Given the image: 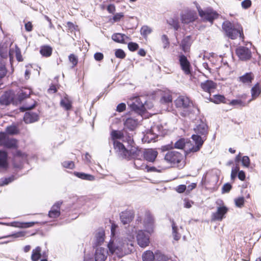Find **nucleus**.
Here are the masks:
<instances>
[{
  "label": "nucleus",
  "mask_w": 261,
  "mask_h": 261,
  "mask_svg": "<svg viewBox=\"0 0 261 261\" xmlns=\"http://www.w3.org/2000/svg\"><path fill=\"white\" fill-rule=\"evenodd\" d=\"M148 232L146 233L143 230H139L137 233V240L138 245L141 247H145L149 245V237Z\"/></svg>",
  "instance_id": "obj_11"
},
{
  "label": "nucleus",
  "mask_w": 261,
  "mask_h": 261,
  "mask_svg": "<svg viewBox=\"0 0 261 261\" xmlns=\"http://www.w3.org/2000/svg\"><path fill=\"white\" fill-rule=\"evenodd\" d=\"M125 38H127V36L121 33H115L112 36V40L118 43H124Z\"/></svg>",
  "instance_id": "obj_32"
},
{
  "label": "nucleus",
  "mask_w": 261,
  "mask_h": 261,
  "mask_svg": "<svg viewBox=\"0 0 261 261\" xmlns=\"http://www.w3.org/2000/svg\"><path fill=\"white\" fill-rule=\"evenodd\" d=\"M144 225L146 231L150 233L153 231V219L149 212H146L144 218Z\"/></svg>",
  "instance_id": "obj_14"
},
{
  "label": "nucleus",
  "mask_w": 261,
  "mask_h": 261,
  "mask_svg": "<svg viewBox=\"0 0 261 261\" xmlns=\"http://www.w3.org/2000/svg\"><path fill=\"white\" fill-rule=\"evenodd\" d=\"M7 69L6 67V63L2 56H0V73L7 75Z\"/></svg>",
  "instance_id": "obj_44"
},
{
  "label": "nucleus",
  "mask_w": 261,
  "mask_h": 261,
  "mask_svg": "<svg viewBox=\"0 0 261 261\" xmlns=\"http://www.w3.org/2000/svg\"><path fill=\"white\" fill-rule=\"evenodd\" d=\"M158 168H157L154 166L149 167L147 165V167H145V169H146L147 172H161L163 170H164L166 169L165 167L162 166H159Z\"/></svg>",
  "instance_id": "obj_42"
},
{
  "label": "nucleus",
  "mask_w": 261,
  "mask_h": 261,
  "mask_svg": "<svg viewBox=\"0 0 261 261\" xmlns=\"http://www.w3.org/2000/svg\"><path fill=\"white\" fill-rule=\"evenodd\" d=\"M225 98L222 95H214L213 97L210 98V100L215 103H220L221 102L226 103L224 100Z\"/></svg>",
  "instance_id": "obj_37"
},
{
  "label": "nucleus",
  "mask_w": 261,
  "mask_h": 261,
  "mask_svg": "<svg viewBox=\"0 0 261 261\" xmlns=\"http://www.w3.org/2000/svg\"><path fill=\"white\" fill-rule=\"evenodd\" d=\"M158 154V152L157 151L152 149H148L144 152V158L148 162H153L156 158Z\"/></svg>",
  "instance_id": "obj_21"
},
{
  "label": "nucleus",
  "mask_w": 261,
  "mask_h": 261,
  "mask_svg": "<svg viewBox=\"0 0 261 261\" xmlns=\"http://www.w3.org/2000/svg\"><path fill=\"white\" fill-rule=\"evenodd\" d=\"M194 145L192 144L191 142L186 141V140L184 138H181L177 141L174 144V147L177 149H183L185 147V153L187 155L190 152H187V150L189 147H192Z\"/></svg>",
  "instance_id": "obj_18"
},
{
  "label": "nucleus",
  "mask_w": 261,
  "mask_h": 261,
  "mask_svg": "<svg viewBox=\"0 0 261 261\" xmlns=\"http://www.w3.org/2000/svg\"><path fill=\"white\" fill-rule=\"evenodd\" d=\"M165 160L173 165L179 164L184 159V155L178 151L171 150L166 153L164 157Z\"/></svg>",
  "instance_id": "obj_9"
},
{
  "label": "nucleus",
  "mask_w": 261,
  "mask_h": 261,
  "mask_svg": "<svg viewBox=\"0 0 261 261\" xmlns=\"http://www.w3.org/2000/svg\"><path fill=\"white\" fill-rule=\"evenodd\" d=\"M244 198L243 197H238L234 200L235 204L237 206L241 207L244 203Z\"/></svg>",
  "instance_id": "obj_52"
},
{
  "label": "nucleus",
  "mask_w": 261,
  "mask_h": 261,
  "mask_svg": "<svg viewBox=\"0 0 261 261\" xmlns=\"http://www.w3.org/2000/svg\"><path fill=\"white\" fill-rule=\"evenodd\" d=\"M251 96H252V100L255 99L256 98L260 93H261V88L259 87V83H256L251 89ZM250 100L248 102H249Z\"/></svg>",
  "instance_id": "obj_30"
},
{
  "label": "nucleus",
  "mask_w": 261,
  "mask_h": 261,
  "mask_svg": "<svg viewBox=\"0 0 261 261\" xmlns=\"http://www.w3.org/2000/svg\"><path fill=\"white\" fill-rule=\"evenodd\" d=\"M135 150H136L138 151L137 154H135V158H132V159H135V161L134 162V166L136 169H142V170H145V167H147V165L144 164H141L142 161L139 159H137L136 158L139 155V153L140 151L136 149H134ZM131 158L129 159L130 160Z\"/></svg>",
  "instance_id": "obj_28"
},
{
  "label": "nucleus",
  "mask_w": 261,
  "mask_h": 261,
  "mask_svg": "<svg viewBox=\"0 0 261 261\" xmlns=\"http://www.w3.org/2000/svg\"><path fill=\"white\" fill-rule=\"evenodd\" d=\"M222 28L227 37L236 39L239 36L243 39L244 36L242 28H236L234 25L229 21H225L222 24Z\"/></svg>",
  "instance_id": "obj_5"
},
{
  "label": "nucleus",
  "mask_w": 261,
  "mask_h": 261,
  "mask_svg": "<svg viewBox=\"0 0 261 261\" xmlns=\"http://www.w3.org/2000/svg\"><path fill=\"white\" fill-rule=\"evenodd\" d=\"M197 18L195 11L188 10L181 15V21L183 23H189L193 22Z\"/></svg>",
  "instance_id": "obj_12"
},
{
  "label": "nucleus",
  "mask_w": 261,
  "mask_h": 261,
  "mask_svg": "<svg viewBox=\"0 0 261 261\" xmlns=\"http://www.w3.org/2000/svg\"><path fill=\"white\" fill-rule=\"evenodd\" d=\"M194 130L196 134L192 136V139L195 145L189 147L187 152H196L200 149L206 139L205 135L207 133V126L204 122L200 121L194 128Z\"/></svg>",
  "instance_id": "obj_3"
},
{
  "label": "nucleus",
  "mask_w": 261,
  "mask_h": 261,
  "mask_svg": "<svg viewBox=\"0 0 261 261\" xmlns=\"http://www.w3.org/2000/svg\"><path fill=\"white\" fill-rule=\"evenodd\" d=\"M199 16L205 21L212 23L214 19L218 18L219 14L211 8H207L202 10L198 4L196 5Z\"/></svg>",
  "instance_id": "obj_6"
},
{
  "label": "nucleus",
  "mask_w": 261,
  "mask_h": 261,
  "mask_svg": "<svg viewBox=\"0 0 261 261\" xmlns=\"http://www.w3.org/2000/svg\"><path fill=\"white\" fill-rule=\"evenodd\" d=\"M175 103L181 116L186 117L189 115L192 102L188 97L183 96H179L175 100Z\"/></svg>",
  "instance_id": "obj_4"
},
{
  "label": "nucleus",
  "mask_w": 261,
  "mask_h": 261,
  "mask_svg": "<svg viewBox=\"0 0 261 261\" xmlns=\"http://www.w3.org/2000/svg\"><path fill=\"white\" fill-rule=\"evenodd\" d=\"M41 249L39 246L33 250L31 256V259L33 261H38L41 256Z\"/></svg>",
  "instance_id": "obj_33"
},
{
  "label": "nucleus",
  "mask_w": 261,
  "mask_h": 261,
  "mask_svg": "<svg viewBox=\"0 0 261 261\" xmlns=\"http://www.w3.org/2000/svg\"><path fill=\"white\" fill-rule=\"evenodd\" d=\"M132 239H134L133 237L128 240L120 238L115 241L111 240L108 244L110 253L111 254H115L119 257L130 253L133 249V242Z\"/></svg>",
  "instance_id": "obj_1"
},
{
  "label": "nucleus",
  "mask_w": 261,
  "mask_h": 261,
  "mask_svg": "<svg viewBox=\"0 0 261 261\" xmlns=\"http://www.w3.org/2000/svg\"><path fill=\"white\" fill-rule=\"evenodd\" d=\"M128 48L130 51H134L139 48V45L136 43L130 42L128 44Z\"/></svg>",
  "instance_id": "obj_59"
},
{
  "label": "nucleus",
  "mask_w": 261,
  "mask_h": 261,
  "mask_svg": "<svg viewBox=\"0 0 261 261\" xmlns=\"http://www.w3.org/2000/svg\"><path fill=\"white\" fill-rule=\"evenodd\" d=\"M13 99V96L9 92H6L0 97V105L7 106Z\"/></svg>",
  "instance_id": "obj_24"
},
{
  "label": "nucleus",
  "mask_w": 261,
  "mask_h": 261,
  "mask_svg": "<svg viewBox=\"0 0 261 261\" xmlns=\"http://www.w3.org/2000/svg\"><path fill=\"white\" fill-rule=\"evenodd\" d=\"M227 211L228 208L226 206H222L218 207L217 212L213 214L212 219L213 220L221 221Z\"/></svg>",
  "instance_id": "obj_17"
},
{
  "label": "nucleus",
  "mask_w": 261,
  "mask_h": 261,
  "mask_svg": "<svg viewBox=\"0 0 261 261\" xmlns=\"http://www.w3.org/2000/svg\"><path fill=\"white\" fill-rule=\"evenodd\" d=\"M115 54L117 58L120 59H123L125 57V54L124 51L121 49H116Z\"/></svg>",
  "instance_id": "obj_55"
},
{
  "label": "nucleus",
  "mask_w": 261,
  "mask_h": 261,
  "mask_svg": "<svg viewBox=\"0 0 261 261\" xmlns=\"http://www.w3.org/2000/svg\"><path fill=\"white\" fill-rule=\"evenodd\" d=\"M38 115L35 113L27 112L24 114L23 120L26 123H31L38 120Z\"/></svg>",
  "instance_id": "obj_23"
},
{
  "label": "nucleus",
  "mask_w": 261,
  "mask_h": 261,
  "mask_svg": "<svg viewBox=\"0 0 261 261\" xmlns=\"http://www.w3.org/2000/svg\"><path fill=\"white\" fill-rule=\"evenodd\" d=\"M40 53L43 56L49 57L51 54L52 48L48 46H44L41 47Z\"/></svg>",
  "instance_id": "obj_38"
},
{
  "label": "nucleus",
  "mask_w": 261,
  "mask_h": 261,
  "mask_svg": "<svg viewBox=\"0 0 261 261\" xmlns=\"http://www.w3.org/2000/svg\"><path fill=\"white\" fill-rule=\"evenodd\" d=\"M96 241L97 245H100L105 240V232L101 230L97 232L96 234Z\"/></svg>",
  "instance_id": "obj_41"
},
{
  "label": "nucleus",
  "mask_w": 261,
  "mask_h": 261,
  "mask_svg": "<svg viewBox=\"0 0 261 261\" xmlns=\"http://www.w3.org/2000/svg\"><path fill=\"white\" fill-rule=\"evenodd\" d=\"M25 233H26L25 231H19L16 233H13L12 234H10V235L6 236V237L0 238V239L5 238H9V237H12V238H20V237H24L25 235Z\"/></svg>",
  "instance_id": "obj_49"
},
{
  "label": "nucleus",
  "mask_w": 261,
  "mask_h": 261,
  "mask_svg": "<svg viewBox=\"0 0 261 261\" xmlns=\"http://www.w3.org/2000/svg\"><path fill=\"white\" fill-rule=\"evenodd\" d=\"M242 163L243 166L249 167L250 164V159L248 156H244L242 159Z\"/></svg>",
  "instance_id": "obj_53"
},
{
  "label": "nucleus",
  "mask_w": 261,
  "mask_h": 261,
  "mask_svg": "<svg viewBox=\"0 0 261 261\" xmlns=\"http://www.w3.org/2000/svg\"><path fill=\"white\" fill-rule=\"evenodd\" d=\"M0 146L7 148H17L18 147L17 140L10 138L6 133H1Z\"/></svg>",
  "instance_id": "obj_7"
},
{
  "label": "nucleus",
  "mask_w": 261,
  "mask_h": 261,
  "mask_svg": "<svg viewBox=\"0 0 261 261\" xmlns=\"http://www.w3.org/2000/svg\"><path fill=\"white\" fill-rule=\"evenodd\" d=\"M111 135L113 141L114 149L120 158L130 159L135 157V154L138 152L137 150H135L133 149L128 150L126 149L122 143L116 140L117 139H121L123 137V134L121 131L113 130Z\"/></svg>",
  "instance_id": "obj_2"
},
{
  "label": "nucleus",
  "mask_w": 261,
  "mask_h": 261,
  "mask_svg": "<svg viewBox=\"0 0 261 261\" xmlns=\"http://www.w3.org/2000/svg\"><path fill=\"white\" fill-rule=\"evenodd\" d=\"M62 165L64 168L72 169L74 167V164L72 161H65L63 162Z\"/></svg>",
  "instance_id": "obj_54"
},
{
  "label": "nucleus",
  "mask_w": 261,
  "mask_h": 261,
  "mask_svg": "<svg viewBox=\"0 0 261 261\" xmlns=\"http://www.w3.org/2000/svg\"><path fill=\"white\" fill-rule=\"evenodd\" d=\"M137 124V122L134 119L128 118L124 122L125 126L130 130H133Z\"/></svg>",
  "instance_id": "obj_34"
},
{
  "label": "nucleus",
  "mask_w": 261,
  "mask_h": 261,
  "mask_svg": "<svg viewBox=\"0 0 261 261\" xmlns=\"http://www.w3.org/2000/svg\"><path fill=\"white\" fill-rule=\"evenodd\" d=\"M133 214L130 211L122 212L120 214L121 221L124 224L129 223L133 220Z\"/></svg>",
  "instance_id": "obj_25"
},
{
  "label": "nucleus",
  "mask_w": 261,
  "mask_h": 261,
  "mask_svg": "<svg viewBox=\"0 0 261 261\" xmlns=\"http://www.w3.org/2000/svg\"><path fill=\"white\" fill-rule=\"evenodd\" d=\"M216 87V84L212 81L207 80L201 83V88L203 91L208 92L209 94L214 92Z\"/></svg>",
  "instance_id": "obj_19"
},
{
  "label": "nucleus",
  "mask_w": 261,
  "mask_h": 261,
  "mask_svg": "<svg viewBox=\"0 0 261 261\" xmlns=\"http://www.w3.org/2000/svg\"><path fill=\"white\" fill-rule=\"evenodd\" d=\"M36 223L35 222H25V223H20L17 222H14L12 223V226L18 227L20 228H29L32 227Z\"/></svg>",
  "instance_id": "obj_35"
},
{
  "label": "nucleus",
  "mask_w": 261,
  "mask_h": 261,
  "mask_svg": "<svg viewBox=\"0 0 261 261\" xmlns=\"http://www.w3.org/2000/svg\"><path fill=\"white\" fill-rule=\"evenodd\" d=\"M108 255V252L107 249L99 247L96 249L94 258L95 261H105Z\"/></svg>",
  "instance_id": "obj_15"
},
{
  "label": "nucleus",
  "mask_w": 261,
  "mask_h": 261,
  "mask_svg": "<svg viewBox=\"0 0 261 261\" xmlns=\"http://www.w3.org/2000/svg\"><path fill=\"white\" fill-rule=\"evenodd\" d=\"M140 31L142 35L146 37L151 33L152 29L148 26H143L141 28Z\"/></svg>",
  "instance_id": "obj_47"
},
{
  "label": "nucleus",
  "mask_w": 261,
  "mask_h": 261,
  "mask_svg": "<svg viewBox=\"0 0 261 261\" xmlns=\"http://www.w3.org/2000/svg\"><path fill=\"white\" fill-rule=\"evenodd\" d=\"M238 176L239 179H240L242 181H244L245 179L246 175L245 172L241 170L239 171Z\"/></svg>",
  "instance_id": "obj_64"
},
{
  "label": "nucleus",
  "mask_w": 261,
  "mask_h": 261,
  "mask_svg": "<svg viewBox=\"0 0 261 261\" xmlns=\"http://www.w3.org/2000/svg\"><path fill=\"white\" fill-rule=\"evenodd\" d=\"M74 174L77 177L89 181H93L95 179V177L89 174H87L83 172H75Z\"/></svg>",
  "instance_id": "obj_29"
},
{
  "label": "nucleus",
  "mask_w": 261,
  "mask_h": 261,
  "mask_svg": "<svg viewBox=\"0 0 261 261\" xmlns=\"http://www.w3.org/2000/svg\"><path fill=\"white\" fill-rule=\"evenodd\" d=\"M168 258L160 252L155 253L154 261H167Z\"/></svg>",
  "instance_id": "obj_45"
},
{
  "label": "nucleus",
  "mask_w": 261,
  "mask_h": 261,
  "mask_svg": "<svg viewBox=\"0 0 261 261\" xmlns=\"http://www.w3.org/2000/svg\"><path fill=\"white\" fill-rule=\"evenodd\" d=\"M254 75L252 72L246 73L239 77V81L246 85L250 86L254 80Z\"/></svg>",
  "instance_id": "obj_22"
},
{
  "label": "nucleus",
  "mask_w": 261,
  "mask_h": 261,
  "mask_svg": "<svg viewBox=\"0 0 261 261\" xmlns=\"http://www.w3.org/2000/svg\"><path fill=\"white\" fill-rule=\"evenodd\" d=\"M8 168V154L5 151L0 150V172L7 170Z\"/></svg>",
  "instance_id": "obj_16"
},
{
  "label": "nucleus",
  "mask_w": 261,
  "mask_h": 261,
  "mask_svg": "<svg viewBox=\"0 0 261 261\" xmlns=\"http://www.w3.org/2000/svg\"><path fill=\"white\" fill-rule=\"evenodd\" d=\"M228 104L230 106L239 107H244L247 106V104L244 101L240 99H233Z\"/></svg>",
  "instance_id": "obj_39"
},
{
  "label": "nucleus",
  "mask_w": 261,
  "mask_h": 261,
  "mask_svg": "<svg viewBox=\"0 0 261 261\" xmlns=\"http://www.w3.org/2000/svg\"><path fill=\"white\" fill-rule=\"evenodd\" d=\"M191 45L190 36H187L184 38L180 45L181 49L185 53L189 52Z\"/></svg>",
  "instance_id": "obj_27"
},
{
  "label": "nucleus",
  "mask_w": 261,
  "mask_h": 261,
  "mask_svg": "<svg viewBox=\"0 0 261 261\" xmlns=\"http://www.w3.org/2000/svg\"><path fill=\"white\" fill-rule=\"evenodd\" d=\"M126 105L124 103H121L119 104L117 107V111L119 112H122L125 110Z\"/></svg>",
  "instance_id": "obj_62"
},
{
  "label": "nucleus",
  "mask_w": 261,
  "mask_h": 261,
  "mask_svg": "<svg viewBox=\"0 0 261 261\" xmlns=\"http://www.w3.org/2000/svg\"><path fill=\"white\" fill-rule=\"evenodd\" d=\"M169 25L172 26L176 31L179 28V24L177 19L171 18L168 21Z\"/></svg>",
  "instance_id": "obj_46"
},
{
  "label": "nucleus",
  "mask_w": 261,
  "mask_h": 261,
  "mask_svg": "<svg viewBox=\"0 0 261 261\" xmlns=\"http://www.w3.org/2000/svg\"><path fill=\"white\" fill-rule=\"evenodd\" d=\"M60 106L66 110H69L71 108V101L67 96H65L60 101Z\"/></svg>",
  "instance_id": "obj_31"
},
{
  "label": "nucleus",
  "mask_w": 261,
  "mask_h": 261,
  "mask_svg": "<svg viewBox=\"0 0 261 261\" xmlns=\"http://www.w3.org/2000/svg\"><path fill=\"white\" fill-rule=\"evenodd\" d=\"M179 62L182 70L186 74H191V64L185 55L181 54L179 55Z\"/></svg>",
  "instance_id": "obj_13"
},
{
  "label": "nucleus",
  "mask_w": 261,
  "mask_h": 261,
  "mask_svg": "<svg viewBox=\"0 0 261 261\" xmlns=\"http://www.w3.org/2000/svg\"><path fill=\"white\" fill-rule=\"evenodd\" d=\"M236 53L239 59L242 61L249 60L252 57L250 49L245 46H240L238 47L236 49Z\"/></svg>",
  "instance_id": "obj_10"
},
{
  "label": "nucleus",
  "mask_w": 261,
  "mask_h": 261,
  "mask_svg": "<svg viewBox=\"0 0 261 261\" xmlns=\"http://www.w3.org/2000/svg\"><path fill=\"white\" fill-rule=\"evenodd\" d=\"M172 233H173V236L174 239L176 241L179 240L181 237V236L179 233H178L177 232V227L176 226L175 223L173 221H172Z\"/></svg>",
  "instance_id": "obj_43"
},
{
  "label": "nucleus",
  "mask_w": 261,
  "mask_h": 261,
  "mask_svg": "<svg viewBox=\"0 0 261 261\" xmlns=\"http://www.w3.org/2000/svg\"><path fill=\"white\" fill-rule=\"evenodd\" d=\"M239 167L238 166H236L232 168L231 172V180H233L236 178L238 173H239Z\"/></svg>",
  "instance_id": "obj_56"
},
{
  "label": "nucleus",
  "mask_w": 261,
  "mask_h": 261,
  "mask_svg": "<svg viewBox=\"0 0 261 261\" xmlns=\"http://www.w3.org/2000/svg\"><path fill=\"white\" fill-rule=\"evenodd\" d=\"M232 186L230 184L227 183L223 185L222 187V193H228L231 190Z\"/></svg>",
  "instance_id": "obj_60"
},
{
  "label": "nucleus",
  "mask_w": 261,
  "mask_h": 261,
  "mask_svg": "<svg viewBox=\"0 0 261 261\" xmlns=\"http://www.w3.org/2000/svg\"><path fill=\"white\" fill-rule=\"evenodd\" d=\"M6 132L10 135H14L18 133L17 128L15 126H9L6 128Z\"/></svg>",
  "instance_id": "obj_50"
},
{
  "label": "nucleus",
  "mask_w": 261,
  "mask_h": 261,
  "mask_svg": "<svg viewBox=\"0 0 261 261\" xmlns=\"http://www.w3.org/2000/svg\"><path fill=\"white\" fill-rule=\"evenodd\" d=\"M94 59L98 61H101L103 58V55L101 53H96L94 54Z\"/></svg>",
  "instance_id": "obj_63"
},
{
  "label": "nucleus",
  "mask_w": 261,
  "mask_h": 261,
  "mask_svg": "<svg viewBox=\"0 0 261 261\" xmlns=\"http://www.w3.org/2000/svg\"><path fill=\"white\" fill-rule=\"evenodd\" d=\"M14 55L16 56V58L18 61L20 62L22 61L20 50L16 45H15L14 48L13 47H11L9 50V56L10 59L13 58Z\"/></svg>",
  "instance_id": "obj_26"
},
{
  "label": "nucleus",
  "mask_w": 261,
  "mask_h": 261,
  "mask_svg": "<svg viewBox=\"0 0 261 261\" xmlns=\"http://www.w3.org/2000/svg\"><path fill=\"white\" fill-rule=\"evenodd\" d=\"M172 100V96L170 94H165L162 96L161 101L162 103H169Z\"/></svg>",
  "instance_id": "obj_51"
},
{
  "label": "nucleus",
  "mask_w": 261,
  "mask_h": 261,
  "mask_svg": "<svg viewBox=\"0 0 261 261\" xmlns=\"http://www.w3.org/2000/svg\"><path fill=\"white\" fill-rule=\"evenodd\" d=\"M161 41L163 43L164 48H166L169 46L170 42L167 35H163L161 36Z\"/></svg>",
  "instance_id": "obj_48"
},
{
  "label": "nucleus",
  "mask_w": 261,
  "mask_h": 261,
  "mask_svg": "<svg viewBox=\"0 0 261 261\" xmlns=\"http://www.w3.org/2000/svg\"><path fill=\"white\" fill-rule=\"evenodd\" d=\"M251 0H244L241 3V6L243 9H247L251 7Z\"/></svg>",
  "instance_id": "obj_57"
},
{
  "label": "nucleus",
  "mask_w": 261,
  "mask_h": 261,
  "mask_svg": "<svg viewBox=\"0 0 261 261\" xmlns=\"http://www.w3.org/2000/svg\"><path fill=\"white\" fill-rule=\"evenodd\" d=\"M146 101L143 97H136L134 101L129 104L130 108L136 113L142 114L146 110Z\"/></svg>",
  "instance_id": "obj_8"
},
{
  "label": "nucleus",
  "mask_w": 261,
  "mask_h": 261,
  "mask_svg": "<svg viewBox=\"0 0 261 261\" xmlns=\"http://www.w3.org/2000/svg\"><path fill=\"white\" fill-rule=\"evenodd\" d=\"M62 204V202H57L51 208L48 213L50 218H56L58 217L60 215V206Z\"/></svg>",
  "instance_id": "obj_20"
},
{
  "label": "nucleus",
  "mask_w": 261,
  "mask_h": 261,
  "mask_svg": "<svg viewBox=\"0 0 261 261\" xmlns=\"http://www.w3.org/2000/svg\"><path fill=\"white\" fill-rule=\"evenodd\" d=\"M123 16L124 15L123 13H118L114 16L113 19L114 21L117 22L119 21Z\"/></svg>",
  "instance_id": "obj_61"
},
{
  "label": "nucleus",
  "mask_w": 261,
  "mask_h": 261,
  "mask_svg": "<svg viewBox=\"0 0 261 261\" xmlns=\"http://www.w3.org/2000/svg\"><path fill=\"white\" fill-rule=\"evenodd\" d=\"M155 254L151 251H147L142 255V259L143 261H153L154 260Z\"/></svg>",
  "instance_id": "obj_36"
},
{
  "label": "nucleus",
  "mask_w": 261,
  "mask_h": 261,
  "mask_svg": "<svg viewBox=\"0 0 261 261\" xmlns=\"http://www.w3.org/2000/svg\"><path fill=\"white\" fill-rule=\"evenodd\" d=\"M69 60L73 66L76 65L77 64V58L74 54H71L69 56Z\"/></svg>",
  "instance_id": "obj_58"
},
{
  "label": "nucleus",
  "mask_w": 261,
  "mask_h": 261,
  "mask_svg": "<svg viewBox=\"0 0 261 261\" xmlns=\"http://www.w3.org/2000/svg\"><path fill=\"white\" fill-rule=\"evenodd\" d=\"M15 179L14 176H11L9 177L2 178L0 179V187L8 185Z\"/></svg>",
  "instance_id": "obj_40"
}]
</instances>
